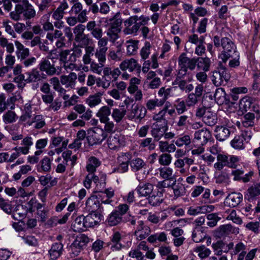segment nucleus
<instances>
[{
    "label": "nucleus",
    "mask_w": 260,
    "mask_h": 260,
    "mask_svg": "<svg viewBox=\"0 0 260 260\" xmlns=\"http://www.w3.org/2000/svg\"><path fill=\"white\" fill-rule=\"evenodd\" d=\"M149 18L143 15L138 17L137 15L130 17L124 22L125 28L124 30L125 34H136L142 25H145L147 23Z\"/></svg>",
    "instance_id": "f257e3e1"
},
{
    "label": "nucleus",
    "mask_w": 260,
    "mask_h": 260,
    "mask_svg": "<svg viewBox=\"0 0 260 260\" xmlns=\"http://www.w3.org/2000/svg\"><path fill=\"white\" fill-rule=\"evenodd\" d=\"M131 169L133 171L137 172V179L139 181H142L145 179L149 174L147 169V164L141 158H136L132 159L129 162Z\"/></svg>",
    "instance_id": "f03ea898"
},
{
    "label": "nucleus",
    "mask_w": 260,
    "mask_h": 260,
    "mask_svg": "<svg viewBox=\"0 0 260 260\" xmlns=\"http://www.w3.org/2000/svg\"><path fill=\"white\" fill-rule=\"evenodd\" d=\"M230 78L231 75L227 69L220 66L212 72L211 80L214 85L217 87L226 85Z\"/></svg>",
    "instance_id": "7ed1b4c3"
},
{
    "label": "nucleus",
    "mask_w": 260,
    "mask_h": 260,
    "mask_svg": "<svg viewBox=\"0 0 260 260\" xmlns=\"http://www.w3.org/2000/svg\"><path fill=\"white\" fill-rule=\"evenodd\" d=\"M89 242V238L85 234H81L76 238L69 247V251L73 256L79 254L83 247Z\"/></svg>",
    "instance_id": "20e7f679"
},
{
    "label": "nucleus",
    "mask_w": 260,
    "mask_h": 260,
    "mask_svg": "<svg viewBox=\"0 0 260 260\" xmlns=\"http://www.w3.org/2000/svg\"><path fill=\"white\" fill-rule=\"evenodd\" d=\"M222 47L223 49L221 54L222 61L225 62L230 57H234V54L238 53L236 51V47L233 42L227 37H223L222 40Z\"/></svg>",
    "instance_id": "39448f33"
},
{
    "label": "nucleus",
    "mask_w": 260,
    "mask_h": 260,
    "mask_svg": "<svg viewBox=\"0 0 260 260\" xmlns=\"http://www.w3.org/2000/svg\"><path fill=\"white\" fill-rule=\"evenodd\" d=\"M111 112L109 108L107 106H104L100 109L97 113L96 115L98 116L101 122L105 124V130H111L113 127V123L108 122L109 118Z\"/></svg>",
    "instance_id": "423d86ee"
},
{
    "label": "nucleus",
    "mask_w": 260,
    "mask_h": 260,
    "mask_svg": "<svg viewBox=\"0 0 260 260\" xmlns=\"http://www.w3.org/2000/svg\"><path fill=\"white\" fill-rule=\"evenodd\" d=\"M257 250L258 249L255 248L249 250L247 244L241 241L238 254L243 255V257L245 260H253L256 256Z\"/></svg>",
    "instance_id": "0eeeda50"
},
{
    "label": "nucleus",
    "mask_w": 260,
    "mask_h": 260,
    "mask_svg": "<svg viewBox=\"0 0 260 260\" xmlns=\"http://www.w3.org/2000/svg\"><path fill=\"white\" fill-rule=\"evenodd\" d=\"M178 64H181L187 70L193 71L197 66L196 57L189 58L185 53H182L178 58Z\"/></svg>",
    "instance_id": "6e6552de"
},
{
    "label": "nucleus",
    "mask_w": 260,
    "mask_h": 260,
    "mask_svg": "<svg viewBox=\"0 0 260 260\" xmlns=\"http://www.w3.org/2000/svg\"><path fill=\"white\" fill-rule=\"evenodd\" d=\"M260 195V183H254L246 190L245 198L248 201H253Z\"/></svg>",
    "instance_id": "1a4fd4ad"
},
{
    "label": "nucleus",
    "mask_w": 260,
    "mask_h": 260,
    "mask_svg": "<svg viewBox=\"0 0 260 260\" xmlns=\"http://www.w3.org/2000/svg\"><path fill=\"white\" fill-rule=\"evenodd\" d=\"M243 196L241 193H232L225 199V206L234 208L237 206L242 201Z\"/></svg>",
    "instance_id": "9d476101"
},
{
    "label": "nucleus",
    "mask_w": 260,
    "mask_h": 260,
    "mask_svg": "<svg viewBox=\"0 0 260 260\" xmlns=\"http://www.w3.org/2000/svg\"><path fill=\"white\" fill-rule=\"evenodd\" d=\"M240 242L241 241H239L235 244L233 242H231L229 243L223 242L221 249V255H222L223 253L228 252L230 253L232 257L237 255L238 254Z\"/></svg>",
    "instance_id": "9b49d317"
},
{
    "label": "nucleus",
    "mask_w": 260,
    "mask_h": 260,
    "mask_svg": "<svg viewBox=\"0 0 260 260\" xmlns=\"http://www.w3.org/2000/svg\"><path fill=\"white\" fill-rule=\"evenodd\" d=\"M100 134L96 131H88V135L86 137L88 143L90 145H93L101 143L106 138L104 131H99Z\"/></svg>",
    "instance_id": "f8f14e48"
},
{
    "label": "nucleus",
    "mask_w": 260,
    "mask_h": 260,
    "mask_svg": "<svg viewBox=\"0 0 260 260\" xmlns=\"http://www.w3.org/2000/svg\"><path fill=\"white\" fill-rule=\"evenodd\" d=\"M100 198L96 195H91L86 201V209L89 212H96L100 207Z\"/></svg>",
    "instance_id": "ddd939ff"
},
{
    "label": "nucleus",
    "mask_w": 260,
    "mask_h": 260,
    "mask_svg": "<svg viewBox=\"0 0 260 260\" xmlns=\"http://www.w3.org/2000/svg\"><path fill=\"white\" fill-rule=\"evenodd\" d=\"M194 139L199 141L202 145H204L208 142L211 143L213 141L210 131H196Z\"/></svg>",
    "instance_id": "4468645a"
},
{
    "label": "nucleus",
    "mask_w": 260,
    "mask_h": 260,
    "mask_svg": "<svg viewBox=\"0 0 260 260\" xmlns=\"http://www.w3.org/2000/svg\"><path fill=\"white\" fill-rule=\"evenodd\" d=\"M120 68L122 71L127 70L129 72H132L136 70L138 72H140L141 66L138 64L136 60L131 58L122 61L120 64Z\"/></svg>",
    "instance_id": "2eb2a0df"
},
{
    "label": "nucleus",
    "mask_w": 260,
    "mask_h": 260,
    "mask_svg": "<svg viewBox=\"0 0 260 260\" xmlns=\"http://www.w3.org/2000/svg\"><path fill=\"white\" fill-rule=\"evenodd\" d=\"M106 175L101 173L98 175L93 173V182L95 185V191L101 192L106 186Z\"/></svg>",
    "instance_id": "dca6fc26"
},
{
    "label": "nucleus",
    "mask_w": 260,
    "mask_h": 260,
    "mask_svg": "<svg viewBox=\"0 0 260 260\" xmlns=\"http://www.w3.org/2000/svg\"><path fill=\"white\" fill-rule=\"evenodd\" d=\"M39 68L41 71L45 72L47 75L52 76L56 72V69L53 64L47 59H43L39 64Z\"/></svg>",
    "instance_id": "f3484780"
},
{
    "label": "nucleus",
    "mask_w": 260,
    "mask_h": 260,
    "mask_svg": "<svg viewBox=\"0 0 260 260\" xmlns=\"http://www.w3.org/2000/svg\"><path fill=\"white\" fill-rule=\"evenodd\" d=\"M27 78L25 80L27 83L37 82L46 79V75L44 73H41L36 69H32L30 72L25 73Z\"/></svg>",
    "instance_id": "a211bd4d"
},
{
    "label": "nucleus",
    "mask_w": 260,
    "mask_h": 260,
    "mask_svg": "<svg viewBox=\"0 0 260 260\" xmlns=\"http://www.w3.org/2000/svg\"><path fill=\"white\" fill-rule=\"evenodd\" d=\"M234 232L233 227L229 224L220 225L214 232V235L218 238L226 237Z\"/></svg>",
    "instance_id": "6ab92c4d"
},
{
    "label": "nucleus",
    "mask_w": 260,
    "mask_h": 260,
    "mask_svg": "<svg viewBox=\"0 0 260 260\" xmlns=\"http://www.w3.org/2000/svg\"><path fill=\"white\" fill-rule=\"evenodd\" d=\"M158 174L161 178L166 180L173 181L175 179L173 169L170 167H160L155 170V175Z\"/></svg>",
    "instance_id": "aec40b11"
},
{
    "label": "nucleus",
    "mask_w": 260,
    "mask_h": 260,
    "mask_svg": "<svg viewBox=\"0 0 260 260\" xmlns=\"http://www.w3.org/2000/svg\"><path fill=\"white\" fill-rule=\"evenodd\" d=\"M101 215L98 212H89L85 217L86 228H91L99 224L101 221Z\"/></svg>",
    "instance_id": "412c9836"
},
{
    "label": "nucleus",
    "mask_w": 260,
    "mask_h": 260,
    "mask_svg": "<svg viewBox=\"0 0 260 260\" xmlns=\"http://www.w3.org/2000/svg\"><path fill=\"white\" fill-rule=\"evenodd\" d=\"M138 223V226L135 231V235L137 239L142 240L149 235L150 231L148 226L144 225L143 221H139Z\"/></svg>",
    "instance_id": "4be33fe9"
},
{
    "label": "nucleus",
    "mask_w": 260,
    "mask_h": 260,
    "mask_svg": "<svg viewBox=\"0 0 260 260\" xmlns=\"http://www.w3.org/2000/svg\"><path fill=\"white\" fill-rule=\"evenodd\" d=\"M77 75L75 73H71L69 75H62L60 77V82L66 88H74L75 86Z\"/></svg>",
    "instance_id": "5701e85b"
},
{
    "label": "nucleus",
    "mask_w": 260,
    "mask_h": 260,
    "mask_svg": "<svg viewBox=\"0 0 260 260\" xmlns=\"http://www.w3.org/2000/svg\"><path fill=\"white\" fill-rule=\"evenodd\" d=\"M63 244L60 242H56L53 244L49 250L51 259H56L58 258L62 253Z\"/></svg>",
    "instance_id": "b1692460"
},
{
    "label": "nucleus",
    "mask_w": 260,
    "mask_h": 260,
    "mask_svg": "<svg viewBox=\"0 0 260 260\" xmlns=\"http://www.w3.org/2000/svg\"><path fill=\"white\" fill-rule=\"evenodd\" d=\"M129 207L125 204H120L115 211V225L122 222L123 218L122 216L128 211Z\"/></svg>",
    "instance_id": "393cba45"
},
{
    "label": "nucleus",
    "mask_w": 260,
    "mask_h": 260,
    "mask_svg": "<svg viewBox=\"0 0 260 260\" xmlns=\"http://www.w3.org/2000/svg\"><path fill=\"white\" fill-rule=\"evenodd\" d=\"M22 4L24 5L23 17L26 20H30L36 16V11L33 6L27 0H23Z\"/></svg>",
    "instance_id": "a878e982"
},
{
    "label": "nucleus",
    "mask_w": 260,
    "mask_h": 260,
    "mask_svg": "<svg viewBox=\"0 0 260 260\" xmlns=\"http://www.w3.org/2000/svg\"><path fill=\"white\" fill-rule=\"evenodd\" d=\"M28 211H29V207L24 208L23 205H18L12 216L14 219L20 221L25 217Z\"/></svg>",
    "instance_id": "bb28decb"
},
{
    "label": "nucleus",
    "mask_w": 260,
    "mask_h": 260,
    "mask_svg": "<svg viewBox=\"0 0 260 260\" xmlns=\"http://www.w3.org/2000/svg\"><path fill=\"white\" fill-rule=\"evenodd\" d=\"M72 227L75 232H81L86 228L85 217L83 215L77 217L72 223Z\"/></svg>",
    "instance_id": "cd10ccee"
},
{
    "label": "nucleus",
    "mask_w": 260,
    "mask_h": 260,
    "mask_svg": "<svg viewBox=\"0 0 260 260\" xmlns=\"http://www.w3.org/2000/svg\"><path fill=\"white\" fill-rule=\"evenodd\" d=\"M153 186L150 183L139 185L136 188V191L141 197H147L152 192Z\"/></svg>",
    "instance_id": "c85d7f7f"
},
{
    "label": "nucleus",
    "mask_w": 260,
    "mask_h": 260,
    "mask_svg": "<svg viewBox=\"0 0 260 260\" xmlns=\"http://www.w3.org/2000/svg\"><path fill=\"white\" fill-rule=\"evenodd\" d=\"M239 106V109L242 112H246L250 110L251 108L254 107L252 99L247 96L242 98L240 101Z\"/></svg>",
    "instance_id": "c756f323"
},
{
    "label": "nucleus",
    "mask_w": 260,
    "mask_h": 260,
    "mask_svg": "<svg viewBox=\"0 0 260 260\" xmlns=\"http://www.w3.org/2000/svg\"><path fill=\"white\" fill-rule=\"evenodd\" d=\"M147 110L144 107L139 106L137 104H133L132 106V113L133 117L137 119H142L145 117Z\"/></svg>",
    "instance_id": "7c9ffc66"
},
{
    "label": "nucleus",
    "mask_w": 260,
    "mask_h": 260,
    "mask_svg": "<svg viewBox=\"0 0 260 260\" xmlns=\"http://www.w3.org/2000/svg\"><path fill=\"white\" fill-rule=\"evenodd\" d=\"M68 8V5L66 1L61 3L57 9L53 12L52 17L56 20H61L64 14V10Z\"/></svg>",
    "instance_id": "2f4dec72"
},
{
    "label": "nucleus",
    "mask_w": 260,
    "mask_h": 260,
    "mask_svg": "<svg viewBox=\"0 0 260 260\" xmlns=\"http://www.w3.org/2000/svg\"><path fill=\"white\" fill-rule=\"evenodd\" d=\"M101 164V161L94 156L89 158L86 168L88 173H94L96 168Z\"/></svg>",
    "instance_id": "473e14b6"
},
{
    "label": "nucleus",
    "mask_w": 260,
    "mask_h": 260,
    "mask_svg": "<svg viewBox=\"0 0 260 260\" xmlns=\"http://www.w3.org/2000/svg\"><path fill=\"white\" fill-rule=\"evenodd\" d=\"M197 66L198 69L203 71L208 72L210 70L211 61L208 57H196Z\"/></svg>",
    "instance_id": "72a5a7b5"
},
{
    "label": "nucleus",
    "mask_w": 260,
    "mask_h": 260,
    "mask_svg": "<svg viewBox=\"0 0 260 260\" xmlns=\"http://www.w3.org/2000/svg\"><path fill=\"white\" fill-rule=\"evenodd\" d=\"M70 213H67L61 218H59L57 216H53L48 220L47 223L52 227L56 226L58 224H64L67 222Z\"/></svg>",
    "instance_id": "f704fd0d"
},
{
    "label": "nucleus",
    "mask_w": 260,
    "mask_h": 260,
    "mask_svg": "<svg viewBox=\"0 0 260 260\" xmlns=\"http://www.w3.org/2000/svg\"><path fill=\"white\" fill-rule=\"evenodd\" d=\"M226 167L230 168H237L240 166L241 164H242L240 157L236 155H226Z\"/></svg>",
    "instance_id": "c9c22d12"
},
{
    "label": "nucleus",
    "mask_w": 260,
    "mask_h": 260,
    "mask_svg": "<svg viewBox=\"0 0 260 260\" xmlns=\"http://www.w3.org/2000/svg\"><path fill=\"white\" fill-rule=\"evenodd\" d=\"M194 252L202 259L208 257L211 253V251L205 245L197 246L194 248Z\"/></svg>",
    "instance_id": "e433bc0d"
},
{
    "label": "nucleus",
    "mask_w": 260,
    "mask_h": 260,
    "mask_svg": "<svg viewBox=\"0 0 260 260\" xmlns=\"http://www.w3.org/2000/svg\"><path fill=\"white\" fill-rule=\"evenodd\" d=\"M41 166L38 167L37 170L39 172H49L51 168V160L47 156L44 157L40 162Z\"/></svg>",
    "instance_id": "4c0bfd02"
},
{
    "label": "nucleus",
    "mask_w": 260,
    "mask_h": 260,
    "mask_svg": "<svg viewBox=\"0 0 260 260\" xmlns=\"http://www.w3.org/2000/svg\"><path fill=\"white\" fill-rule=\"evenodd\" d=\"M159 148L162 152L171 153L175 151L176 147L174 144H169L167 142L159 141Z\"/></svg>",
    "instance_id": "58836bf2"
},
{
    "label": "nucleus",
    "mask_w": 260,
    "mask_h": 260,
    "mask_svg": "<svg viewBox=\"0 0 260 260\" xmlns=\"http://www.w3.org/2000/svg\"><path fill=\"white\" fill-rule=\"evenodd\" d=\"M232 94H231V100L234 102L237 101L239 99L238 94L245 93L247 92V88L245 87H235L231 89Z\"/></svg>",
    "instance_id": "ea45409f"
},
{
    "label": "nucleus",
    "mask_w": 260,
    "mask_h": 260,
    "mask_svg": "<svg viewBox=\"0 0 260 260\" xmlns=\"http://www.w3.org/2000/svg\"><path fill=\"white\" fill-rule=\"evenodd\" d=\"M217 162L214 164V167L216 170L220 171L226 166V155L219 154L217 156Z\"/></svg>",
    "instance_id": "a19ab883"
},
{
    "label": "nucleus",
    "mask_w": 260,
    "mask_h": 260,
    "mask_svg": "<svg viewBox=\"0 0 260 260\" xmlns=\"http://www.w3.org/2000/svg\"><path fill=\"white\" fill-rule=\"evenodd\" d=\"M52 177L50 175L47 174L45 176H41L39 177V181L42 185L46 186L50 183L51 186L56 185L57 180L55 178L52 180Z\"/></svg>",
    "instance_id": "79ce46f5"
},
{
    "label": "nucleus",
    "mask_w": 260,
    "mask_h": 260,
    "mask_svg": "<svg viewBox=\"0 0 260 260\" xmlns=\"http://www.w3.org/2000/svg\"><path fill=\"white\" fill-rule=\"evenodd\" d=\"M226 213H229V215L226 217L227 220H232L234 223L239 225L242 223V219L237 214L235 210H229V212L226 211Z\"/></svg>",
    "instance_id": "37998d69"
},
{
    "label": "nucleus",
    "mask_w": 260,
    "mask_h": 260,
    "mask_svg": "<svg viewBox=\"0 0 260 260\" xmlns=\"http://www.w3.org/2000/svg\"><path fill=\"white\" fill-rule=\"evenodd\" d=\"M207 219L208 220L207 225L210 228H213L217 225L221 218L216 213H210L207 215Z\"/></svg>",
    "instance_id": "c03bdc74"
},
{
    "label": "nucleus",
    "mask_w": 260,
    "mask_h": 260,
    "mask_svg": "<svg viewBox=\"0 0 260 260\" xmlns=\"http://www.w3.org/2000/svg\"><path fill=\"white\" fill-rule=\"evenodd\" d=\"M244 141L242 138L239 135H237L234 139L231 141V144L232 147L235 149L241 150L244 148Z\"/></svg>",
    "instance_id": "a18cd8bd"
},
{
    "label": "nucleus",
    "mask_w": 260,
    "mask_h": 260,
    "mask_svg": "<svg viewBox=\"0 0 260 260\" xmlns=\"http://www.w3.org/2000/svg\"><path fill=\"white\" fill-rule=\"evenodd\" d=\"M41 116L40 115H37L35 117V118L33 119V120L31 122L27 121L25 124H24L25 125H32L34 127L37 129H40L42 127L44 126L45 123L44 121L43 120H40Z\"/></svg>",
    "instance_id": "49530a36"
},
{
    "label": "nucleus",
    "mask_w": 260,
    "mask_h": 260,
    "mask_svg": "<svg viewBox=\"0 0 260 260\" xmlns=\"http://www.w3.org/2000/svg\"><path fill=\"white\" fill-rule=\"evenodd\" d=\"M75 41L78 46L83 47L89 45L90 40L87 35L83 34L75 37Z\"/></svg>",
    "instance_id": "de8ad7c7"
},
{
    "label": "nucleus",
    "mask_w": 260,
    "mask_h": 260,
    "mask_svg": "<svg viewBox=\"0 0 260 260\" xmlns=\"http://www.w3.org/2000/svg\"><path fill=\"white\" fill-rule=\"evenodd\" d=\"M172 157L168 153H162L159 156L158 162L164 166H169L172 162Z\"/></svg>",
    "instance_id": "09e8293b"
},
{
    "label": "nucleus",
    "mask_w": 260,
    "mask_h": 260,
    "mask_svg": "<svg viewBox=\"0 0 260 260\" xmlns=\"http://www.w3.org/2000/svg\"><path fill=\"white\" fill-rule=\"evenodd\" d=\"M205 237V235L202 231L195 228L192 234V240L196 243L202 242Z\"/></svg>",
    "instance_id": "8fccbe9b"
},
{
    "label": "nucleus",
    "mask_w": 260,
    "mask_h": 260,
    "mask_svg": "<svg viewBox=\"0 0 260 260\" xmlns=\"http://www.w3.org/2000/svg\"><path fill=\"white\" fill-rule=\"evenodd\" d=\"M225 92L223 88L220 87L216 90L214 96L218 104L222 105L223 100L225 99Z\"/></svg>",
    "instance_id": "3c124183"
},
{
    "label": "nucleus",
    "mask_w": 260,
    "mask_h": 260,
    "mask_svg": "<svg viewBox=\"0 0 260 260\" xmlns=\"http://www.w3.org/2000/svg\"><path fill=\"white\" fill-rule=\"evenodd\" d=\"M0 208L7 214H10L12 212V207L11 204L9 201L3 198H0Z\"/></svg>",
    "instance_id": "603ef678"
},
{
    "label": "nucleus",
    "mask_w": 260,
    "mask_h": 260,
    "mask_svg": "<svg viewBox=\"0 0 260 260\" xmlns=\"http://www.w3.org/2000/svg\"><path fill=\"white\" fill-rule=\"evenodd\" d=\"M167 112L166 108L162 110L159 111L158 114L155 115L154 116V119L157 120L156 125L158 126V123H162L165 125V128L164 130H167V127H166L167 123L166 120L163 119L164 116H165L166 113Z\"/></svg>",
    "instance_id": "864d4df0"
},
{
    "label": "nucleus",
    "mask_w": 260,
    "mask_h": 260,
    "mask_svg": "<svg viewBox=\"0 0 260 260\" xmlns=\"http://www.w3.org/2000/svg\"><path fill=\"white\" fill-rule=\"evenodd\" d=\"M164 104L160 99H155L149 100L146 104V107L148 110H152L155 108L156 106H161Z\"/></svg>",
    "instance_id": "5fc2aeb1"
},
{
    "label": "nucleus",
    "mask_w": 260,
    "mask_h": 260,
    "mask_svg": "<svg viewBox=\"0 0 260 260\" xmlns=\"http://www.w3.org/2000/svg\"><path fill=\"white\" fill-rule=\"evenodd\" d=\"M129 44L126 46L127 53L129 55H134L138 49V44L139 43L138 41H133L129 42Z\"/></svg>",
    "instance_id": "6e6d98bb"
},
{
    "label": "nucleus",
    "mask_w": 260,
    "mask_h": 260,
    "mask_svg": "<svg viewBox=\"0 0 260 260\" xmlns=\"http://www.w3.org/2000/svg\"><path fill=\"white\" fill-rule=\"evenodd\" d=\"M107 50V47H103L97 49L95 53V56L98 58L99 62L104 63L106 60V52Z\"/></svg>",
    "instance_id": "4d7b16f0"
},
{
    "label": "nucleus",
    "mask_w": 260,
    "mask_h": 260,
    "mask_svg": "<svg viewBox=\"0 0 260 260\" xmlns=\"http://www.w3.org/2000/svg\"><path fill=\"white\" fill-rule=\"evenodd\" d=\"M150 43L149 42H146L145 43L144 46L142 48L140 52V54L142 59H146L148 57L150 53Z\"/></svg>",
    "instance_id": "13d9d810"
},
{
    "label": "nucleus",
    "mask_w": 260,
    "mask_h": 260,
    "mask_svg": "<svg viewBox=\"0 0 260 260\" xmlns=\"http://www.w3.org/2000/svg\"><path fill=\"white\" fill-rule=\"evenodd\" d=\"M190 143V139L189 136L186 135L178 138L175 141V144L178 147L187 145Z\"/></svg>",
    "instance_id": "bf43d9fd"
},
{
    "label": "nucleus",
    "mask_w": 260,
    "mask_h": 260,
    "mask_svg": "<svg viewBox=\"0 0 260 260\" xmlns=\"http://www.w3.org/2000/svg\"><path fill=\"white\" fill-rule=\"evenodd\" d=\"M215 136L217 140L223 141L230 135L231 131H215Z\"/></svg>",
    "instance_id": "052dcab7"
},
{
    "label": "nucleus",
    "mask_w": 260,
    "mask_h": 260,
    "mask_svg": "<svg viewBox=\"0 0 260 260\" xmlns=\"http://www.w3.org/2000/svg\"><path fill=\"white\" fill-rule=\"evenodd\" d=\"M242 213L245 216L248 217L250 219L253 218V217H251V215H253V209L252 208V205L249 204H246L244 207L242 208L241 209Z\"/></svg>",
    "instance_id": "680f3d73"
},
{
    "label": "nucleus",
    "mask_w": 260,
    "mask_h": 260,
    "mask_svg": "<svg viewBox=\"0 0 260 260\" xmlns=\"http://www.w3.org/2000/svg\"><path fill=\"white\" fill-rule=\"evenodd\" d=\"M120 109H115V120L116 121H120L122 117L124 116L126 113V109L125 108V105H122L121 106Z\"/></svg>",
    "instance_id": "e2e57ef3"
},
{
    "label": "nucleus",
    "mask_w": 260,
    "mask_h": 260,
    "mask_svg": "<svg viewBox=\"0 0 260 260\" xmlns=\"http://www.w3.org/2000/svg\"><path fill=\"white\" fill-rule=\"evenodd\" d=\"M205 188L201 185H196L191 190V197L197 198L204 191Z\"/></svg>",
    "instance_id": "0e129e2a"
},
{
    "label": "nucleus",
    "mask_w": 260,
    "mask_h": 260,
    "mask_svg": "<svg viewBox=\"0 0 260 260\" xmlns=\"http://www.w3.org/2000/svg\"><path fill=\"white\" fill-rule=\"evenodd\" d=\"M13 23L11 22H4L3 26L5 28V31L11 35L13 38H15L16 37V34L13 30L12 27Z\"/></svg>",
    "instance_id": "69168bd1"
},
{
    "label": "nucleus",
    "mask_w": 260,
    "mask_h": 260,
    "mask_svg": "<svg viewBox=\"0 0 260 260\" xmlns=\"http://www.w3.org/2000/svg\"><path fill=\"white\" fill-rule=\"evenodd\" d=\"M245 227L248 230L251 231L254 233H258L259 229L258 222H249L245 225Z\"/></svg>",
    "instance_id": "338daca9"
},
{
    "label": "nucleus",
    "mask_w": 260,
    "mask_h": 260,
    "mask_svg": "<svg viewBox=\"0 0 260 260\" xmlns=\"http://www.w3.org/2000/svg\"><path fill=\"white\" fill-rule=\"evenodd\" d=\"M222 243L223 241L221 240L217 241V242L212 243V248L215 255L217 256L221 255V249Z\"/></svg>",
    "instance_id": "774afa93"
}]
</instances>
